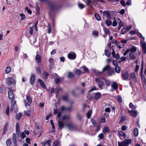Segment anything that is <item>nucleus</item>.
Masks as SVG:
<instances>
[{
    "label": "nucleus",
    "instance_id": "nucleus-12",
    "mask_svg": "<svg viewBox=\"0 0 146 146\" xmlns=\"http://www.w3.org/2000/svg\"><path fill=\"white\" fill-rule=\"evenodd\" d=\"M58 127L60 129H61L64 126L65 124L62 121H59L58 122Z\"/></svg>",
    "mask_w": 146,
    "mask_h": 146
},
{
    "label": "nucleus",
    "instance_id": "nucleus-10",
    "mask_svg": "<svg viewBox=\"0 0 146 146\" xmlns=\"http://www.w3.org/2000/svg\"><path fill=\"white\" fill-rule=\"evenodd\" d=\"M111 87L115 90H117L118 88V85L115 82H113L111 85Z\"/></svg>",
    "mask_w": 146,
    "mask_h": 146
},
{
    "label": "nucleus",
    "instance_id": "nucleus-50",
    "mask_svg": "<svg viewBox=\"0 0 146 146\" xmlns=\"http://www.w3.org/2000/svg\"><path fill=\"white\" fill-rule=\"evenodd\" d=\"M92 34L93 35L97 36H98V33L96 31H94L92 32Z\"/></svg>",
    "mask_w": 146,
    "mask_h": 146
},
{
    "label": "nucleus",
    "instance_id": "nucleus-8",
    "mask_svg": "<svg viewBox=\"0 0 146 146\" xmlns=\"http://www.w3.org/2000/svg\"><path fill=\"white\" fill-rule=\"evenodd\" d=\"M123 79L127 80L128 77V74L127 72L123 71L122 72Z\"/></svg>",
    "mask_w": 146,
    "mask_h": 146
},
{
    "label": "nucleus",
    "instance_id": "nucleus-9",
    "mask_svg": "<svg viewBox=\"0 0 146 146\" xmlns=\"http://www.w3.org/2000/svg\"><path fill=\"white\" fill-rule=\"evenodd\" d=\"M101 94L100 92H97L95 94L94 96V98L95 100H98L101 97Z\"/></svg>",
    "mask_w": 146,
    "mask_h": 146
},
{
    "label": "nucleus",
    "instance_id": "nucleus-28",
    "mask_svg": "<svg viewBox=\"0 0 146 146\" xmlns=\"http://www.w3.org/2000/svg\"><path fill=\"white\" fill-rule=\"evenodd\" d=\"M67 76L68 78H70L74 76V75L72 72H68Z\"/></svg>",
    "mask_w": 146,
    "mask_h": 146
},
{
    "label": "nucleus",
    "instance_id": "nucleus-1",
    "mask_svg": "<svg viewBox=\"0 0 146 146\" xmlns=\"http://www.w3.org/2000/svg\"><path fill=\"white\" fill-rule=\"evenodd\" d=\"M95 82L97 84L99 88L101 89H103L104 83L102 80V79L100 78H96L95 79Z\"/></svg>",
    "mask_w": 146,
    "mask_h": 146
},
{
    "label": "nucleus",
    "instance_id": "nucleus-35",
    "mask_svg": "<svg viewBox=\"0 0 146 146\" xmlns=\"http://www.w3.org/2000/svg\"><path fill=\"white\" fill-rule=\"evenodd\" d=\"M94 16L96 20L98 21H99L101 20V18L98 14L96 13L94 15Z\"/></svg>",
    "mask_w": 146,
    "mask_h": 146
},
{
    "label": "nucleus",
    "instance_id": "nucleus-19",
    "mask_svg": "<svg viewBox=\"0 0 146 146\" xmlns=\"http://www.w3.org/2000/svg\"><path fill=\"white\" fill-rule=\"evenodd\" d=\"M118 134L119 136L123 137L124 138L126 137V134L121 131H119L118 132Z\"/></svg>",
    "mask_w": 146,
    "mask_h": 146
},
{
    "label": "nucleus",
    "instance_id": "nucleus-56",
    "mask_svg": "<svg viewBox=\"0 0 146 146\" xmlns=\"http://www.w3.org/2000/svg\"><path fill=\"white\" fill-rule=\"evenodd\" d=\"M30 31H29V33H30V34L31 35H32L33 34V27L32 26V27H30Z\"/></svg>",
    "mask_w": 146,
    "mask_h": 146
},
{
    "label": "nucleus",
    "instance_id": "nucleus-38",
    "mask_svg": "<svg viewBox=\"0 0 146 146\" xmlns=\"http://www.w3.org/2000/svg\"><path fill=\"white\" fill-rule=\"evenodd\" d=\"M31 112L30 111H24V114L29 116H30L31 115Z\"/></svg>",
    "mask_w": 146,
    "mask_h": 146
},
{
    "label": "nucleus",
    "instance_id": "nucleus-34",
    "mask_svg": "<svg viewBox=\"0 0 146 146\" xmlns=\"http://www.w3.org/2000/svg\"><path fill=\"white\" fill-rule=\"evenodd\" d=\"M16 129L17 133H18L19 131V126L18 123L16 124Z\"/></svg>",
    "mask_w": 146,
    "mask_h": 146
},
{
    "label": "nucleus",
    "instance_id": "nucleus-39",
    "mask_svg": "<svg viewBox=\"0 0 146 146\" xmlns=\"http://www.w3.org/2000/svg\"><path fill=\"white\" fill-rule=\"evenodd\" d=\"M11 100L12 101V102L11 104V109L12 110L13 108V106L16 103V102L15 101L14 99Z\"/></svg>",
    "mask_w": 146,
    "mask_h": 146
},
{
    "label": "nucleus",
    "instance_id": "nucleus-53",
    "mask_svg": "<svg viewBox=\"0 0 146 146\" xmlns=\"http://www.w3.org/2000/svg\"><path fill=\"white\" fill-rule=\"evenodd\" d=\"M97 90L96 87L95 86H94L90 90L88 91L89 92H92L94 90Z\"/></svg>",
    "mask_w": 146,
    "mask_h": 146
},
{
    "label": "nucleus",
    "instance_id": "nucleus-32",
    "mask_svg": "<svg viewBox=\"0 0 146 146\" xmlns=\"http://www.w3.org/2000/svg\"><path fill=\"white\" fill-rule=\"evenodd\" d=\"M115 66V71L117 73H120V67L117 65Z\"/></svg>",
    "mask_w": 146,
    "mask_h": 146
},
{
    "label": "nucleus",
    "instance_id": "nucleus-59",
    "mask_svg": "<svg viewBox=\"0 0 146 146\" xmlns=\"http://www.w3.org/2000/svg\"><path fill=\"white\" fill-rule=\"evenodd\" d=\"M51 142V141L50 140H46L45 141L44 143L45 144H47L48 145H50V144Z\"/></svg>",
    "mask_w": 146,
    "mask_h": 146
},
{
    "label": "nucleus",
    "instance_id": "nucleus-6",
    "mask_svg": "<svg viewBox=\"0 0 146 146\" xmlns=\"http://www.w3.org/2000/svg\"><path fill=\"white\" fill-rule=\"evenodd\" d=\"M141 45L142 48V50L144 53H146V44L145 42H141Z\"/></svg>",
    "mask_w": 146,
    "mask_h": 146
},
{
    "label": "nucleus",
    "instance_id": "nucleus-45",
    "mask_svg": "<svg viewBox=\"0 0 146 146\" xmlns=\"http://www.w3.org/2000/svg\"><path fill=\"white\" fill-rule=\"evenodd\" d=\"M70 116L68 115H64L62 117V119L63 120H65L66 119H70Z\"/></svg>",
    "mask_w": 146,
    "mask_h": 146
},
{
    "label": "nucleus",
    "instance_id": "nucleus-44",
    "mask_svg": "<svg viewBox=\"0 0 146 146\" xmlns=\"http://www.w3.org/2000/svg\"><path fill=\"white\" fill-rule=\"evenodd\" d=\"M129 107L130 108L133 109H135L137 107L136 106L133 105L132 103H130L129 104Z\"/></svg>",
    "mask_w": 146,
    "mask_h": 146
},
{
    "label": "nucleus",
    "instance_id": "nucleus-11",
    "mask_svg": "<svg viewBox=\"0 0 146 146\" xmlns=\"http://www.w3.org/2000/svg\"><path fill=\"white\" fill-rule=\"evenodd\" d=\"M35 75L34 74H32L30 78V82L31 84L33 85L35 80Z\"/></svg>",
    "mask_w": 146,
    "mask_h": 146
},
{
    "label": "nucleus",
    "instance_id": "nucleus-42",
    "mask_svg": "<svg viewBox=\"0 0 146 146\" xmlns=\"http://www.w3.org/2000/svg\"><path fill=\"white\" fill-rule=\"evenodd\" d=\"M16 139L17 137L16 134L15 133H14L13 134V139L14 143H16Z\"/></svg>",
    "mask_w": 146,
    "mask_h": 146
},
{
    "label": "nucleus",
    "instance_id": "nucleus-62",
    "mask_svg": "<svg viewBox=\"0 0 146 146\" xmlns=\"http://www.w3.org/2000/svg\"><path fill=\"white\" fill-rule=\"evenodd\" d=\"M24 102L25 103V106H30V103H29V102L28 103L27 102L26 100H25L24 101Z\"/></svg>",
    "mask_w": 146,
    "mask_h": 146
},
{
    "label": "nucleus",
    "instance_id": "nucleus-60",
    "mask_svg": "<svg viewBox=\"0 0 146 146\" xmlns=\"http://www.w3.org/2000/svg\"><path fill=\"white\" fill-rule=\"evenodd\" d=\"M120 3L123 6H125V2L123 0H121L120 1Z\"/></svg>",
    "mask_w": 146,
    "mask_h": 146
},
{
    "label": "nucleus",
    "instance_id": "nucleus-29",
    "mask_svg": "<svg viewBox=\"0 0 146 146\" xmlns=\"http://www.w3.org/2000/svg\"><path fill=\"white\" fill-rule=\"evenodd\" d=\"M127 31L126 28H123L121 30V33L122 34H124Z\"/></svg>",
    "mask_w": 146,
    "mask_h": 146
},
{
    "label": "nucleus",
    "instance_id": "nucleus-46",
    "mask_svg": "<svg viewBox=\"0 0 146 146\" xmlns=\"http://www.w3.org/2000/svg\"><path fill=\"white\" fill-rule=\"evenodd\" d=\"M127 59V58L125 56H122L120 58L119 60V62H121L122 61H124L125 60Z\"/></svg>",
    "mask_w": 146,
    "mask_h": 146
},
{
    "label": "nucleus",
    "instance_id": "nucleus-61",
    "mask_svg": "<svg viewBox=\"0 0 146 146\" xmlns=\"http://www.w3.org/2000/svg\"><path fill=\"white\" fill-rule=\"evenodd\" d=\"M21 136L23 139H24L26 137V136L24 132H22L21 133Z\"/></svg>",
    "mask_w": 146,
    "mask_h": 146
},
{
    "label": "nucleus",
    "instance_id": "nucleus-24",
    "mask_svg": "<svg viewBox=\"0 0 146 146\" xmlns=\"http://www.w3.org/2000/svg\"><path fill=\"white\" fill-rule=\"evenodd\" d=\"M48 75V73L46 72H44L42 74V76L44 79H47Z\"/></svg>",
    "mask_w": 146,
    "mask_h": 146
},
{
    "label": "nucleus",
    "instance_id": "nucleus-31",
    "mask_svg": "<svg viewBox=\"0 0 146 146\" xmlns=\"http://www.w3.org/2000/svg\"><path fill=\"white\" fill-rule=\"evenodd\" d=\"M11 71V69L10 67L9 66L7 67L5 70V72L7 74H8Z\"/></svg>",
    "mask_w": 146,
    "mask_h": 146
},
{
    "label": "nucleus",
    "instance_id": "nucleus-54",
    "mask_svg": "<svg viewBox=\"0 0 146 146\" xmlns=\"http://www.w3.org/2000/svg\"><path fill=\"white\" fill-rule=\"evenodd\" d=\"M123 23L122 21H120L119 25V27L118 28V30H119L120 28L123 26Z\"/></svg>",
    "mask_w": 146,
    "mask_h": 146
},
{
    "label": "nucleus",
    "instance_id": "nucleus-48",
    "mask_svg": "<svg viewBox=\"0 0 146 146\" xmlns=\"http://www.w3.org/2000/svg\"><path fill=\"white\" fill-rule=\"evenodd\" d=\"M7 145V146H10L11 143V139H8L6 142Z\"/></svg>",
    "mask_w": 146,
    "mask_h": 146
},
{
    "label": "nucleus",
    "instance_id": "nucleus-43",
    "mask_svg": "<svg viewBox=\"0 0 146 146\" xmlns=\"http://www.w3.org/2000/svg\"><path fill=\"white\" fill-rule=\"evenodd\" d=\"M92 113V111H88V112L86 113V115L87 117V118L88 119H89L90 118Z\"/></svg>",
    "mask_w": 146,
    "mask_h": 146
},
{
    "label": "nucleus",
    "instance_id": "nucleus-49",
    "mask_svg": "<svg viewBox=\"0 0 146 146\" xmlns=\"http://www.w3.org/2000/svg\"><path fill=\"white\" fill-rule=\"evenodd\" d=\"M98 137L100 138V139H102L104 138V135L102 133H101L98 135Z\"/></svg>",
    "mask_w": 146,
    "mask_h": 146
},
{
    "label": "nucleus",
    "instance_id": "nucleus-52",
    "mask_svg": "<svg viewBox=\"0 0 146 146\" xmlns=\"http://www.w3.org/2000/svg\"><path fill=\"white\" fill-rule=\"evenodd\" d=\"M27 99L28 100V101L29 102V103H30V104L32 102V100H31V97L29 96H27Z\"/></svg>",
    "mask_w": 146,
    "mask_h": 146
},
{
    "label": "nucleus",
    "instance_id": "nucleus-27",
    "mask_svg": "<svg viewBox=\"0 0 146 146\" xmlns=\"http://www.w3.org/2000/svg\"><path fill=\"white\" fill-rule=\"evenodd\" d=\"M104 30L105 33L106 34L109 35L110 34V32L109 30L108 29H107L106 28H104Z\"/></svg>",
    "mask_w": 146,
    "mask_h": 146
},
{
    "label": "nucleus",
    "instance_id": "nucleus-7",
    "mask_svg": "<svg viewBox=\"0 0 146 146\" xmlns=\"http://www.w3.org/2000/svg\"><path fill=\"white\" fill-rule=\"evenodd\" d=\"M8 94L9 98L11 100L14 99V95L13 92L11 91H9L8 92Z\"/></svg>",
    "mask_w": 146,
    "mask_h": 146
},
{
    "label": "nucleus",
    "instance_id": "nucleus-16",
    "mask_svg": "<svg viewBox=\"0 0 146 146\" xmlns=\"http://www.w3.org/2000/svg\"><path fill=\"white\" fill-rule=\"evenodd\" d=\"M110 19H106L105 21L106 24L108 26H110L112 24V21Z\"/></svg>",
    "mask_w": 146,
    "mask_h": 146
},
{
    "label": "nucleus",
    "instance_id": "nucleus-21",
    "mask_svg": "<svg viewBox=\"0 0 146 146\" xmlns=\"http://www.w3.org/2000/svg\"><path fill=\"white\" fill-rule=\"evenodd\" d=\"M129 56L131 60H134L136 58V56H135L134 53L132 52H130L129 53Z\"/></svg>",
    "mask_w": 146,
    "mask_h": 146
},
{
    "label": "nucleus",
    "instance_id": "nucleus-51",
    "mask_svg": "<svg viewBox=\"0 0 146 146\" xmlns=\"http://www.w3.org/2000/svg\"><path fill=\"white\" fill-rule=\"evenodd\" d=\"M22 114L21 113H19L16 115V119L17 120H19L21 117V116Z\"/></svg>",
    "mask_w": 146,
    "mask_h": 146
},
{
    "label": "nucleus",
    "instance_id": "nucleus-23",
    "mask_svg": "<svg viewBox=\"0 0 146 146\" xmlns=\"http://www.w3.org/2000/svg\"><path fill=\"white\" fill-rule=\"evenodd\" d=\"M110 69V67L108 65L105 66L102 69V72H104L105 70L109 71Z\"/></svg>",
    "mask_w": 146,
    "mask_h": 146
},
{
    "label": "nucleus",
    "instance_id": "nucleus-40",
    "mask_svg": "<svg viewBox=\"0 0 146 146\" xmlns=\"http://www.w3.org/2000/svg\"><path fill=\"white\" fill-rule=\"evenodd\" d=\"M66 126L70 130L72 129L73 127V125L72 124H67Z\"/></svg>",
    "mask_w": 146,
    "mask_h": 146
},
{
    "label": "nucleus",
    "instance_id": "nucleus-20",
    "mask_svg": "<svg viewBox=\"0 0 146 146\" xmlns=\"http://www.w3.org/2000/svg\"><path fill=\"white\" fill-rule=\"evenodd\" d=\"M75 74L78 75L80 76L83 73V72H82L80 70L76 69L75 70Z\"/></svg>",
    "mask_w": 146,
    "mask_h": 146
},
{
    "label": "nucleus",
    "instance_id": "nucleus-57",
    "mask_svg": "<svg viewBox=\"0 0 146 146\" xmlns=\"http://www.w3.org/2000/svg\"><path fill=\"white\" fill-rule=\"evenodd\" d=\"M137 35L139 37L141 38L143 40L145 39V38L142 36V35L140 33H138Z\"/></svg>",
    "mask_w": 146,
    "mask_h": 146
},
{
    "label": "nucleus",
    "instance_id": "nucleus-41",
    "mask_svg": "<svg viewBox=\"0 0 146 146\" xmlns=\"http://www.w3.org/2000/svg\"><path fill=\"white\" fill-rule=\"evenodd\" d=\"M105 54L106 56H107L108 57H109L110 56V54L108 50H105Z\"/></svg>",
    "mask_w": 146,
    "mask_h": 146
},
{
    "label": "nucleus",
    "instance_id": "nucleus-14",
    "mask_svg": "<svg viewBox=\"0 0 146 146\" xmlns=\"http://www.w3.org/2000/svg\"><path fill=\"white\" fill-rule=\"evenodd\" d=\"M133 132L134 135L135 137H137L138 136L139 134L138 129L137 128H135L133 130Z\"/></svg>",
    "mask_w": 146,
    "mask_h": 146
},
{
    "label": "nucleus",
    "instance_id": "nucleus-17",
    "mask_svg": "<svg viewBox=\"0 0 146 146\" xmlns=\"http://www.w3.org/2000/svg\"><path fill=\"white\" fill-rule=\"evenodd\" d=\"M35 60L37 62H40L41 61V57L40 55L37 54L36 56Z\"/></svg>",
    "mask_w": 146,
    "mask_h": 146
},
{
    "label": "nucleus",
    "instance_id": "nucleus-22",
    "mask_svg": "<svg viewBox=\"0 0 146 146\" xmlns=\"http://www.w3.org/2000/svg\"><path fill=\"white\" fill-rule=\"evenodd\" d=\"M129 50V52H132L133 53L135 52L137 50V47L135 46H133L130 49H128Z\"/></svg>",
    "mask_w": 146,
    "mask_h": 146
},
{
    "label": "nucleus",
    "instance_id": "nucleus-25",
    "mask_svg": "<svg viewBox=\"0 0 146 146\" xmlns=\"http://www.w3.org/2000/svg\"><path fill=\"white\" fill-rule=\"evenodd\" d=\"M82 68L84 72H88L89 71L88 69L85 66H83L80 68Z\"/></svg>",
    "mask_w": 146,
    "mask_h": 146
},
{
    "label": "nucleus",
    "instance_id": "nucleus-37",
    "mask_svg": "<svg viewBox=\"0 0 146 146\" xmlns=\"http://www.w3.org/2000/svg\"><path fill=\"white\" fill-rule=\"evenodd\" d=\"M109 131V130L107 127H105L103 129V132L104 133H105Z\"/></svg>",
    "mask_w": 146,
    "mask_h": 146
},
{
    "label": "nucleus",
    "instance_id": "nucleus-55",
    "mask_svg": "<svg viewBox=\"0 0 146 146\" xmlns=\"http://www.w3.org/2000/svg\"><path fill=\"white\" fill-rule=\"evenodd\" d=\"M8 127V125L7 124V123H6L4 128L3 129V130L5 131H6L7 130V129Z\"/></svg>",
    "mask_w": 146,
    "mask_h": 146
},
{
    "label": "nucleus",
    "instance_id": "nucleus-33",
    "mask_svg": "<svg viewBox=\"0 0 146 146\" xmlns=\"http://www.w3.org/2000/svg\"><path fill=\"white\" fill-rule=\"evenodd\" d=\"M85 3L87 5L91 6L90 5L92 3V0H86V2H85ZM91 7H92L91 6Z\"/></svg>",
    "mask_w": 146,
    "mask_h": 146
},
{
    "label": "nucleus",
    "instance_id": "nucleus-18",
    "mask_svg": "<svg viewBox=\"0 0 146 146\" xmlns=\"http://www.w3.org/2000/svg\"><path fill=\"white\" fill-rule=\"evenodd\" d=\"M129 112L130 113H131V115L134 117L136 116L137 114V112L134 110H131L130 111L129 110Z\"/></svg>",
    "mask_w": 146,
    "mask_h": 146
},
{
    "label": "nucleus",
    "instance_id": "nucleus-4",
    "mask_svg": "<svg viewBox=\"0 0 146 146\" xmlns=\"http://www.w3.org/2000/svg\"><path fill=\"white\" fill-rule=\"evenodd\" d=\"M76 54L74 52L69 53L68 54V58L70 60H74L76 58Z\"/></svg>",
    "mask_w": 146,
    "mask_h": 146
},
{
    "label": "nucleus",
    "instance_id": "nucleus-13",
    "mask_svg": "<svg viewBox=\"0 0 146 146\" xmlns=\"http://www.w3.org/2000/svg\"><path fill=\"white\" fill-rule=\"evenodd\" d=\"M38 82H39L40 85L43 88H45L46 86L44 84L43 81L40 79H38L37 80Z\"/></svg>",
    "mask_w": 146,
    "mask_h": 146
},
{
    "label": "nucleus",
    "instance_id": "nucleus-47",
    "mask_svg": "<svg viewBox=\"0 0 146 146\" xmlns=\"http://www.w3.org/2000/svg\"><path fill=\"white\" fill-rule=\"evenodd\" d=\"M71 109V108L69 107L68 108H65L64 107L62 106L61 107V110L62 111H63L65 109L67 110H70Z\"/></svg>",
    "mask_w": 146,
    "mask_h": 146
},
{
    "label": "nucleus",
    "instance_id": "nucleus-36",
    "mask_svg": "<svg viewBox=\"0 0 146 146\" xmlns=\"http://www.w3.org/2000/svg\"><path fill=\"white\" fill-rule=\"evenodd\" d=\"M113 19L114 20L113 21L112 24L113 27H115L117 25V23L115 19V18H113Z\"/></svg>",
    "mask_w": 146,
    "mask_h": 146
},
{
    "label": "nucleus",
    "instance_id": "nucleus-3",
    "mask_svg": "<svg viewBox=\"0 0 146 146\" xmlns=\"http://www.w3.org/2000/svg\"><path fill=\"white\" fill-rule=\"evenodd\" d=\"M113 13L112 12H108L107 11H105L103 12V15L106 16L107 18L111 19L113 17Z\"/></svg>",
    "mask_w": 146,
    "mask_h": 146
},
{
    "label": "nucleus",
    "instance_id": "nucleus-5",
    "mask_svg": "<svg viewBox=\"0 0 146 146\" xmlns=\"http://www.w3.org/2000/svg\"><path fill=\"white\" fill-rule=\"evenodd\" d=\"M7 83L9 85L12 84H15V80L12 77H8L7 79Z\"/></svg>",
    "mask_w": 146,
    "mask_h": 146
},
{
    "label": "nucleus",
    "instance_id": "nucleus-15",
    "mask_svg": "<svg viewBox=\"0 0 146 146\" xmlns=\"http://www.w3.org/2000/svg\"><path fill=\"white\" fill-rule=\"evenodd\" d=\"M104 80L105 84L107 87L109 86L111 84L110 81L108 79H106L103 78Z\"/></svg>",
    "mask_w": 146,
    "mask_h": 146
},
{
    "label": "nucleus",
    "instance_id": "nucleus-58",
    "mask_svg": "<svg viewBox=\"0 0 146 146\" xmlns=\"http://www.w3.org/2000/svg\"><path fill=\"white\" fill-rule=\"evenodd\" d=\"M130 78L131 79H134L135 78V75L134 73H132L130 74Z\"/></svg>",
    "mask_w": 146,
    "mask_h": 146
},
{
    "label": "nucleus",
    "instance_id": "nucleus-64",
    "mask_svg": "<svg viewBox=\"0 0 146 146\" xmlns=\"http://www.w3.org/2000/svg\"><path fill=\"white\" fill-rule=\"evenodd\" d=\"M20 15L21 17V19L22 20H23L25 18V15L23 14H20Z\"/></svg>",
    "mask_w": 146,
    "mask_h": 146
},
{
    "label": "nucleus",
    "instance_id": "nucleus-26",
    "mask_svg": "<svg viewBox=\"0 0 146 146\" xmlns=\"http://www.w3.org/2000/svg\"><path fill=\"white\" fill-rule=\"evenodd\" d=\"M60 142L58 140H56L54 142L52 146H58L59 145Z\"/></svg>",
    "mask_w": 146,
    "mask_h": 146
},
{
    "label": "nucleus",
    "instance_id": "nucleus-2",
    "mask_svg": "<svg viewBox=\"0 0 146 146\" xmlns=\"http://www.w3.org/2000/svg\"><path fill=\"white\" fill-rule=\"evenodd\" d=\"M131 141L130 139H125L123 141L118 142V146H128L131 144Z\"/></svg>",
    "mask_w": 146,
    "mask_h": 146
},
{
    "label": "nucleus",
    "instance_id": "nucleus-30",
    "mask_svg": "<svg viewBox=\"0 0 146 146\" xmlns=\"http://www.w3.org/2000/svg\"><path fill=\"white\" fill-rule=\"evenodd\" d=\"M78 5L79 8L80 9H83L84 8L85 6L83 4L80 3H78Z\"/></svg>",
    "mask_w": 146,
    "mask_h": 146
},
{
    "label": "nucleus",
    "instance_id": "nucleus-63",
    "mask_svg": "<svg viewBox=\"0 0 146 146\" xmlns=\"http://www.w3.org/2000/svg\"><path fill=\"white\" fill-rule=\"evenodd\" d=\"M60 81V79L59 78H57L55 80V81L56 83L57 84Z\"/></svg>",
    "mask_w": 146,
    "mask_h": 146
}]
</instances>
